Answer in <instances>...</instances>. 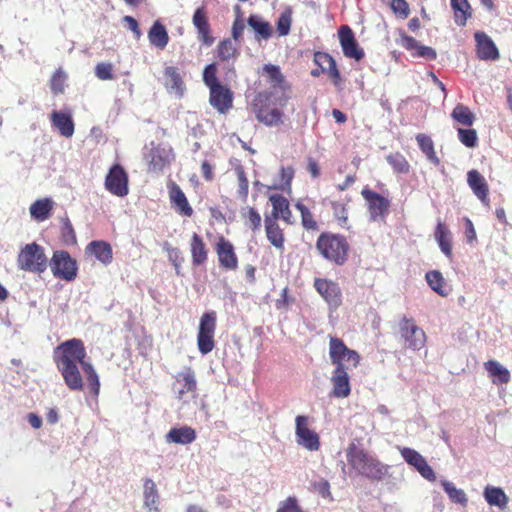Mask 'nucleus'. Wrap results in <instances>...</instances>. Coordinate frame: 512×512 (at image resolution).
<instances>
[{"mask_svg":"<svg viewBox=\"0 0 512 512\" xmlns=\"http://www.w3.org/2000/svg\"><path fill=\"white\" fill-rule=\"evenodd\" d=\"M435 239L441 251L448 257L452 258V238L449 229L443 223L439 222L435 229Z\"/></svg>","mask_w":512,"mask_h":512,"instance_id":"obj_40","label":"nucleus"},{"mask_svg":"<svg viewBox=\"0 0 512 512\" xmlns=\"http://www.w3.org/2000/svg\"><path fill=\"white\" fill-rule=\"evenodd\" d=\"M197 434L190 426L174 427L166 434V441L169 443L187 445L196 440Z\"/></svg>","mask_w":512,"mask_h":512,"instance_id":"obj_32","label":"nucleus"},{"mask_svg":"<svg viewBox=\"0 0 512 512\" xmlns=\"http://www.w3.org/2000/svg\"><path fill=\"white\" fill-rule=\"evenodd\" d=\"M339 42L345 57L360 61L364 58V50L359 46L352 29L342 25L338 30Z\"/></svg>","mask_w":512,"mask_h":512,"instance_id":"obj_17","label":"nucleus"},{"mask_svg":"<svg viewBox=\"0 0 512 512\" xmlns=\"http://www.w3.org/2000/svg\"><path fill=\"white\" fill-rule=\"evenodd\" d=\"M294 168L292 166L282 167L280 170V180L282 182L281 188H290L294 178Z\"/></svg>","mask_w":512,"mask_h":512,"instance_id":"obj_61","label":"nucleus"},{"mask_svg":"<svg viewBox=\"0 0 512 512\" xmlns=\"http://www.w3.org/2000/svg\"><path fill=\"white\" fill-rule=\"evenodd\" d=\"M391 8L402 19H406L409 16L410 9L406 0H392Z\"/></svg>","mask_w":512,"mask_h":512,"instance_id":"obj_59","label":"nucleus"},{"mask_svg":"<svg viewBox=\"0 0 512 512\" xmlns=\"http://www.w3.org/2000/svg\"><path fill=\"white\" fill-rule=\"evenodd\" d=\"M307 171L313 178H318L320 176V167L315 159L308 158Z\"/></svg>","mask_w":512,"mask_h":512,"instance_id":"obj_64","label":"nucleus"},{"mask_svg":"<svg viewBox=\"0 0 512 512\" xmlns=\"http://www.w3.org/2000/svg\"><path fill=\"white\" fill-rule=\"evenodd\" d=\"M361 196L366 202L367 211L372 221H384L390 212L391 201L369 187L361 190Z\"/></svg>","mask_w":512,"mask_h":512,"instance_id":"obj_9","label":"nucleus"},{"mask_svg":"<svg viewBox=\"0 0 512 512\" xmlns=\"http://www.w3.org/2000/svg\"><path fill=\"white\" fill-rule=\"evenodd\" d=\"M174 155L171 148H165L160 145L153 146L146 154L145 159L148 163V171L160 173L173 160Z\"/></svg>","mask_w":512,"mask_h":512,"instance_id":"obj_18","label":"nucleus"},{"mask_svg":"<svg viewBox=\"0 0 512 512\" xmlns=\"http://www.w3.org/2000/svg\"><path fill=\"white\" fill-rule=\"evenodd\" d=\"M172 389L178 400H184L188 393H195L197 390V381L195 372L191 367H186L175 375Z\"/></svg>","mask_w":512,"mask_h":512,"instance_id":"obj_19","label":"nucleus"},{"mask_svg":"<svg viewBox=\"0 0 512 512\" xmlns=\"http://www.w3.org/2000/svg\"><path fill=\"white\" fill-rule=\"evenodd\" d=\"M314 63L317 69L311 71L313 77H319L323 73H327L335 86H340L342 78L337 68L334 58L326 52L317 51L314 53Z\"/></svg>","mask_w":512,"mask_h":512,"instance_id":"obj_13","label":"nucleus"},{"mask_svg":"<svg viewBox=\"0 0 512 512\" xmlns=\"http://www.w3.org/2000/svg\"><path fill=\"white\" fill-rule=\"evenodd\" d=\"M451 7L454 11L455 23L459 26L466 25L467 20L472 16L468 0H451Z\"/></svg>","mask_w":512,"mask_h":512,"instance_id":"obj_41","label":"nucleus"},{"mask_svg":"<svg viewBox=\"0 0 512 512\" xmlns=\"http://www.w3.org/2000/svg\"><path fill=\"white\" fill-rule=\"evenodd\" d=\"M86 349L81 339L72 338L59 344L53 353V359L66 386L72 391L84 388L80 368L86 375L90 393L97 397L100 392L99 376L90 362L85 361Z\"/></svg>","mask_w":512,"mask_h":512,"instance_id":"obj_1","label":"nucleus"},{"mask_svg":"<svg viewBox=\"0 0 512 512\" xmlns=\"http://www.w3.org/2000/svg\"><path fill=\"white\" fill-rule=\"evenodd\" d=\"M244 29H245L244 22L239 17H237L232 25V37L235 41H240V39L242 38L243 32H244Z\"/></svg>","mask_w":512,"mask_h":512,"instance_id":"obj_62","label":"nucleus"},{"mask_svg":"<svg viewBox=\"0 0 512 512\" xmlns=\"http://www.w3.org/2000/svg\"><path fill=\"white\" fill-rule=\"evenodd\" d=\"M53 206L54 202L50 198L38 199L31 204L30 214L36 221H45L51 216Z\"/></svg>","mask_w":512,"mask_h":512,"instance_id":"obj_38","label":"nucleus"},{"mask_svg":"<svg viewBox=\"0 0 512 512\" xmlns=\"http://www.w3.org/2000/svg\"><path fill=\"white\" fill-rule=\"evenodd\" d=\"M105 189L114 196L125 197L129 193V178L120 164L109 169L104 182Z\"/></svg>","mask_w":512,"mask_h":512,"instance_id":"obj_11","label":"nucleus"},{"mask_svg":"<svg viewBox=\"0 0 512 512\" xmlns=\"http://www.w3.org/2000/svg\"><path fill=\"white\" fill-rule=\"evenodd\" d=\"M66 80L67 75L62 68L56 69L50 79V89L53 94L58 95L64 93Z\"/></svg>","mask_w":512,"mask_h":512,"instance_id":"obj_51","label":"nucleus"},{"mask_svg":"<svg viewBox=\"0 0 512 512\" xmlns=\"http://www.w3.org/2000/svg\"><path fill=\"white\" fill-rule=\"evenodd\" d=\"M318 253L328 262L343 266L349 259L350 244L346 236L332 232H322L315 244Z\"/></svg>","mask_w":512,"mask_h":512,"instance_id":"obj_3","label":"nucleus"},{"mask_svg":"<svg viewBox=\"0 0 512 512\" xmlns=\"http://www.w3.org/2000/svg\"><path fill=\"white\" fill-rule=\"evenodd\" d=\"M158 503L159 495L156 484L152 479L147 478L144 481V504L150 511L159 512Z\"/></svg>","mask_w":512,"mask_h":512,"instance_id":"obj_42","label":"nucleus"},{"mask_svg":"<svg viewBox=\"0 0 512 512\" xmlns=\"http://www.w3.org/2000/svg\"><path fill=\"white\" fill-rule=\"evenodd\" d=\"M214 251L217 255L218 265L222 270L236 271L238 269L239 259L235 247L233 243L223 235L217 237Z\"/></svg>","mask_w":512,"mask_h":512,"instance_id":"obj_12","label":"nucleus"},{"mask_svg":"<svg viewBox=\"0 0 512 512\" xmlns=\"http://www.w3.org/2000/svg\"><path fill=\"white\" fill-rule=\"evenodd\" d=\"M50 267L56 278L70 282L77 276L78 267L76 260L67 251H55L51 258Z\"/></svg>","mask_w":512,"mask_h":512,"instance_id":"obj_10","label":"nucleus"},{"mask_svg":"<svg viewBox=\"0 0 512 512\" xmlns=\"http://www.w3.org/2000/svg\"><path fill=\"white\" fill-rule=\"evenodd\" d=\"M442 486L453 502L466 505L468 500L463 490L456 488L454 484L449 481H443Z\"/></svg>","mask_w":512,"mask_h":512,"instance_id":"obj_52","label":"nucleus"},{"mask_svg":"<svg viewBox=\"0 0 512 512\" xmlns=\"http://www.w3.org/2000/svg\"><path fill=\"white\" fill-rule=\"evenodd\" d=\"M314 288L326 301L330 309L336 310L342 304V292L339 284L326 278H315Z\"/></svg>","mask_w":512,"mask_h":512,"instance_id":"obj_14","label":"nucleus"},{"mask_svg":"<svg viewBox=\"0 0 512 512\" xmlns=\"http://www.w3.org/2000/svg\"><path fill=\"white\" fill-rule=\"evenodd\" d=\"M416 141L419 149L426 156L427 160L434 166H439L441 160L436 154L432 138L427 134L419 133L416 135Z\"/></svg>","mask_w":512,"mask_h":512,"instance_id":"obj_37","label":"nucleus"},{"mask_svg":"<svg viewBox=\"0 0 512 512\" xmlns=\"http://www.w3.org/2000/svg\"><path fill=\"white\" fill-rule=\"evenodd\" d=\"M243 215L245 217L246 226H248L253 231L260 229L261 216L255 208L247 207Z\"/></svg>","mask_w":512,"mask_h":512,"instance_id":"obj_54","label":"nucleus"},{"mask_svg":"<svg viewBox=\"0 0 512 512\" xmlns=\"http://www.w3.org/2000/svg\"><path fill=\"white\" fill-rule=\"evenodd\" d=\"M277 512H304L297 503L295 497H288L286 500L280 503Z\"/></svg>","mask_w":512,"mask_h":512,"instance_id":"obj_60","label":"nucleus"},{"mask_svg":"<svg viewBox=\"0 0 512 512\" xmlns=\"http://www.w3.org/2000/svg\"><path fill=\"white\" fill-rule=\"evenodd\" d=\"M348 368H335L332 372L331 396L335 398H347L351 393L350 379Z\"/></svg>","mask_w":512,"mask_h":512,"instance_id":"obj_23","label":"nucleus"},{"mask_svg":"<svg viewBox=\"0 0 512 512\" xmlns=\"http://www.w3.org/2000/svg\"><path fill=\"white\" fill-rule=\"evenodd\" d=\"M467 183L474 195L485 206H490L489 185L485 177L475 169L468 171Z\"/></svg>","mask_w":512,"mask_h":512,"instance_id":"obj_21","label":"nucleus"},{"mask_svg":"<svg viewBox=\"0 0 512 512\" xmlns=\"http://www.w3.org/2000/svg\"><path fill=\"white\" fill-rule=\"evenodd\" d=\"M192 22L197 29L199 41L206 46L212 45L214 38L211 35L210 24L204 7H199L195 10Z\"/></svg>","mask_w":512,"mask_h":512,"instance_id":"obj_26","label":"nucleus"},{"mask_svg":"<svg viewBox=\"0 0 512 512\" xmlns=\"http://www.w3.org/2000/svg\"><path fill=\"white\" fill-rule=\"evenodd\" d=\"M234 93L224 84L209 88V104L222 115L233 108Z\"/></svg>","mask_w":512,"mask_h":512,"instance_id":"obj_15","label":"nucleus"},{"mask_svg":"<svg viewBox=\"0 0 512 512\" xmlns=\"http://www.w3.org/2000/svg\"><path fill=\"white\" fill-rule=\"evenodd\" d=\"M476 41V54L481 60L499 59V50L493 40L485 32H476L474 34Z\"/></svg>","mask_w":512,"mask_h":512,"instance_id":"obj_22","label":"nucleus"},{"mask_svg":"<svg viewBox=\"0 0 512 512\" xmlns=\"http://www.w3.org/2000/svg\"><path fill=\"white\" fill-rule=\"evenodd\" d=\"M398 331L406 348L415 351L425 346L426 334L412 317L402 316L398 323Z\"/></svg>","mask_w":512,"mask_h":512,"instance_id":"obj_8","label":"nucleus"},{"mask_svg":"<svg viewBox=\"0 0 512 512\" xmlns=\"http://www.w3.org/2000/svg\"><path fill=\"white\" fill-rule=\"evenodd\" d=\"M168 193L170 203L178 214L185 217H191L193 215V209L178 184L171 182L168 185Z\"/></svg>","mask_w":512,"mask_h":512,"instance_id":"obj_24","label":"nucleus"},{"mask_svg":"<svg viewBox=\"0 0 512 512\" xmlns=\"http://www.w3.org/2000/svg\"><path fill=\"white\" fill-rule=\"evenodd\" d=\"M292 22V12L290 9L284 11L278 21H277V30L279 32V35L286 36L290 32Z\"/></svg>","mask_w":512,"mask_h":512,"instance_id":"obj_57","label":"nucleus"},{"mask_svg":"<svg viewBox=\"0 0 512 512\" xmlns=\"http://www.w3.org/2000/svg\"><path fill=\"white\" fill-rule=\"evenodd\" d=\"M295 208L300 212L301 224L305 230L313 232L319 230L318 222L316 221L313 213L302 201H298L295 204Z\"/></svg>","mask_w":512,"mask_h":512,"instance_id":"obj_43","label":"nucleus"},{"mask_svg":"<svg viewBox=\"0 0 512 512\" xmlns=\"http://www.w3.org/2000/svg\"><path fill=\"white\" fill-rule=\"evenodd\" d=\"M271 93L264 91L258 93L253 102L257 120L266 126H278L283 123L284 113L278 108L270 107Z\"/></svg>","mask_w":512,"mask_h":512,"instance_id":"obj_6","label":"nucleus"},{"mask_svg":"<svg viewBox=\"0 0 512 512\" xmlns=\"http://www.w3.org/2000/svg\"><path fill=\"white\" fill-rule=\"evenodd\" d=\"M399 44L408 51H414L412 53L413 56L428 60H435L437 57V53L433 48L421 45L414 37L409 36L404 32L400 33Z\"/></svg>","mask_w":512,"mask_h":512,"instance_id":"obj_27","label":"nucleus"},{"mask_svg":"<svg viewBox=\"0 0 512 512\" xmlns=\"http://www.w3.org/2000/svg\"><path fill=\"white\" fill-rule=\"evenodd\" d=\"M346 459L350 468L358 475L372 481H381L388 474L390 466L381 462L368 450L351 442L346 449Z\"/></svg>","mask_w":512,"mask_h":512,"instance_id":"obj_2","label":"nucleus"},{"mask_svg":"<svg viewBox=\"0 0 512 512\" xmlns=\"http://www.w3.org/2000/svg\"><path fill=\"white\" fill-rule=\"evenodd\" d=\"M238 50L235 43L231 39H224L217 46V56L222 61H228L237 57Z\"/></svg>","mask_w":512,"mask_h":512,"instance_id":"obj_50","label":"nucleus"},{"mask_svg":"<svg viewBox=\"0 0 512 512\" xmlns=\"http://www.w3.org/2000/svg\"><path fill=\"white\" fill-rule=\"evenodd\" d=\"M484 368L494 384L502 385L510 382V371L498 361L488 360L484 363Z\"/></svg>","mask_w":512,"mask_h":512,"instance_id":"obj_33","label":"nucleus"},{"mask_svg":"<svg viewBox=\"0 0 512 512\" xmlns=\"http://www.w3.org/2000/svg\"><path fill=\"white\" fill-rule=\"evenodd\" d=\"M452 118L464 126H471L475 121V115L463 104H457L452 111Z\"/></svg>","mask_w":512,"mask_h":512,"instance_id":"obj_49","label":"nucleus"},{"mask_svg":"<svg viewBox=\"0 0 512 512\" xmlns=\"http://www.w3.org/2000/svg\"><path fill=\"white\" fill-rule=\"evenodd\" d=\"M386 161L397 174H408L410 172L411 165L400 152L390 153L386 156Z\"/></svg>","mask_w":512,"mask_h":512,"instance_id":"obj_45","label":"nucleus"},{"mask_svg":"<svg viewBox=\"0 0 512 512\" xmlns=\"http://www.w3.org/2000/svg\"><path fill=\"white\" fill-rule=\"evenodd\" d=\"M85 252L88 255L94 256L104 265H109L113 260L112 247L104 240H95L90 242L86 246Z\"/></svg>","mask_w":512,"mask_h":512,"instance_id":"obj_29","label":"nucleus"},{"mask_svg":"<svg viewBox=\"0 0 512 512\" xmlns=\"http://www.w3.org/2000/svg\"><path fill=\"white\" fill-rule=\"evenodd\" d=\"M296 429L295 434L297 437V443L302 445L309 451H317L320 448V438L319 435L309 429L308 427V417L303 415H298L295 419Z\"/></svg>","mask_w":512,"mask_h":512,"instance_id":"obj_16","label":"nucleus"},{"mask_svg":"<svg viewBox=\"0 0 512 512\" xmlns=\"http://www.w3.org/2000/svg\"><path fill=\"white\" fill-rule=\"evenodd\" d=\"M163 78V84L169 92L175 93L179 97L183 96L186 87L181 76V73L179 72V69L177 67H165L163 71Z\"/></svg>","mask_w":512,"mask_h":512,"instance_id":"obj_28","label":"nucleus"},{"mask_svg":"<svg viewBox=\"0 0 512 512\" xmlns=\"http://www.w3.org/2000/svg\"><path fill=\"white\" fill-rule=\"evenodd\" d=\"M263 72L266 74L267 80L273 88H278L282 91L290 90L291 86L286 81L285 76L278 66L266 64L263 67Z\"/></svg>","mask_w":512,"mask_h":512,"instance_id":"obj_36","label":"nucleus"},{"mask_svg":"<svg viewBox=\"0 0 512 512\" xmlns=\"http://www.w3.org/2000/svg\"><path fill=\"white\" fill-rule=\"evenodd\" d=\"M331 210L337 224L344 229H349L347 204L340 201H331Z\"/></svg>","mask_w":512,"mask_h":512,"instance_id":"obj_48","label":"nucleus"},{"mask_svg":"<svg viewBox=\"0 0 512 512\" xmlns=\"http://www.w3.org/2000/svg\"><path fill=\"white\" fill-rule=\"evenodd\" d=\"M164 249L167 252L169 261L172 263V265L175 268V273L177 275H180L181 274L180 273V266L184 262V257L182 256L181 251L178 248H176V247H172L168 243H166L164 245Z\"/></svg>","mask_w":512,"mask_h":512,"instance_id":"obj_53","label":"nucleus"},{"mask_svg":"<svg viewBox=\"0 0 512 512\" xmlns=\"http://www.w3.org/2000/svg\"><path fill=\"white\" fill-rule=\"evenodd\" d=\"M484 497L491 506L505 508L508 503V497L501 488L487 487L484 491Z\"/></svg>","mask_w":512,"mask_h":512,"instance_id":"obj_46","label":"nucleus"},{"mask_svg":"<svg viewBox=\"0 0 512 512\" xmlns=\"http://www.w3.org/2000/svg\"><path fill=\"white\" fill-rule=\"evenodd\" d=\"M201 173L206 181H212L214 179L213 167L206 160L201 164Z\"/></svg>","mask_w":512,"mask_h":512,"instance_id":"obj_63","label":"nucleus"},{"mask_svg":"<svg viewBox=\"0 0 512 512\" xmlns=\"http://www.w3.org/2000/svg\"><path fill=\"white\" fill-rule=\"evenodd\" d=\"M248 25L255 31L257 40H267L272 36L273 30L269 22L259 15H250Z\"/></svg>","mask_w":512,"mask_h":512,"instance_id":"obj_39","label":"nucleus"},{"mask_svg":"<svg viewBox=\"0 0 512 512\" xmlns=\"http://www.w3.org/2000/svg\"><path fill=\"white\" fill-rule=\"evenodd\" d=\"M95 74L100 80L113 79V66L111 63H98L95 67Z\"/></svg>","mask_w":512,"mask_h":512,"instance_id":"obj_58","label":"nucleus"},{"mask_svg":"<svg viewBox=\"0 0 512 512\" xmlns=\"http://www.w3.org/2000/svg\"><path fill=\"white\" fill-rule=\"evenodd\" d=\"M148 39L150 44L159 50H164L170 40L166 27L159 20H156L149 29Z\"/></svg>","mask_w":512,"mask_h":512,"instance_id":"obj_34","label":"nucleus"},{"mask_svg":"<svg viewBox=\"0 0 512 512\" xmlns=\"http://www.w3.org/2000/svg\"><path fill=\"white\" fill-rule=\"evenodd\" d=\"M190 253L191 262L194 267L201 266L208 260L209 250L203 238L197 233H193L191 236Z\"/></svg>","mask_w":512,"mask_h":512,"instance_id":"obj_30","label":"nucleus"},{"mask_svg":"<svg viewBox=\"0 0 512 512\" xmlns=\"http://www.w3.org/2000/svg\"><path fill=\"white\" fill-rule=\"evenodd\" d=\"M233 170L238 183L237 195L242 202H246L249 194V181L246 171L241 164H237Z\"/></svg>","mask_w":512,"mask_h":512,"instance_id":"obj_47","label":"nucleus"},{"mask_svg":"<svg viewBox=\"0 0 512 512\" xmlns=\"http://www.w3.org/2000/svg\"><path fill=\"white\" fill-rule=\"evenodd\" d=\"M265 232L268 241L279 251L285 247V235L283 229L274 218L264 219Z\"/></svg>","mask_w":512,"mask_h":512,"instance_id":"obj_31","label":"nucleus"},{"mask_svg":"<svg viewBox=\"0 0 512 512\" xmlns=\"http://www.w3.org/2000/svg\"><path fill=\"white\" fill-rule=\"evenodd\" d=\"M17 266L23 271L43 273L48 267L44 248L35 242L26 244L18 253Z\"/></svg>","mask_w":512,"mask_h":512,"instance_id":"obj_4","label":"nucleus"},{"mask_svg":"<svg viewBox=\"0 0 512 512\" xmlns=\"http://www.w3.org/2000/svg\"><path fill=\"white\" fill-rule=\"evenodd\" d=\"M430 288L438 295L446 297L448 291L446 290V283L442 273L438 270H432L426 273L425 276Z\"/></svg>","mask_w":512,"mask_h":512,"instance_id":"obj_44","label":"nucleus"},{"mask_svg":"<svg viewBox=\"0 0 512 512\" xmlns=\"http://www.w3.org/2000/svg\"><path fill=\"white\" fill-rule=\"evenodd\" d=\"M217 314L208 311L202 314L197 332V347L202 355L210 353L215 348V331Z\"/></svg>","mask_w":512,"mask_h":512,"instance_id":"obj_5","label":"nucleus"},{"mask_svg":"<svg viewBox=\"0 0 512 512\" xmlns=\"http://www.w3.org/2000/svg\"><path fill=\"white\" fill-rule=\"evenodd\" d=\"M458 138L466 147L473 148L477 145V133L474 129H458Z\"/></svg>","mask_w":512,"mask_h":512,"instance_id":"obj_56","label":"nucleus"},{"mask_svg":"<svg viewBox=\"0 0 512 512\" xmlns=\"http://www.w3.org/2000/svg\"><path fill=\"white\" fill-rule=\"evenodd\" d=\"M203 82L204 84L209 88L217 86L220 83V81L217 78V66L216 64L212 63L207 65L204 68L203 71Z\"/></svg>","mask_w":512,"mask_h":512,"instance_id":"obj_55","label":"nucleus"},{"mask_svg":"<svg viewBox=\"0 0 512 512\" xmlns=\"http://www.w3.org/2000/svg\"><path fill=\"white\" fill-rule=\"evenodd\" d=\"M400 453L404 460L409 465L413 466L422 477L430 481H434L436 479L435 472L419 452L412 448L404 447L400 449Z\"/></svg>","mask_w":512,"mask_h":512,"instance_id":"obj_20","label":"nucleus"},{"mask_svg":"<svg viewBox=\"0 0 512 512\" xmlns=\"http://www.w3.org/2000/svg\"><path fill=\"white\" fill-rule=\"evenodd\" d=\"M269 201L272 205V212L270 216L265 218H274L275 221L280 218L289 225L293 224L292 211L286 197L281 194H272L269 196Z\"/></svg>","mask_w":512,"mask_h":512,"instance_id":"obj_25","label":"nucleus"},{"mask_svg":"<svg viewBox=\"0 0 512 512\" xmlns=\"http://www.w3.org/2000/svg\"><path fill=\"white\" fill-rule=\"evenodd\" d=\"M329 357L335 368L349 369V365H345V362L351 363V366L356 368L360 363L359 353L348 348L342 339L335 336L329 337Z\"/></svg>","mask_w":512,"mask_h":512,"instance_id":"obj_7","label":"nucleus"},{"mask_svg":"<svg viewBox=\"0 0 512 512\" xmlns=\"http://www.w3.org/2000/svg\"><path fill=\"white\" fill-rule=\"evenodd\" d=\"M51 122L60 134L66 138L72 137L74 134V122L68 113L53 111L50 115Z\"/></svg>","mask_w":512,"mask_h":512,"instance_id":"obj_35","label":"nucleus"}]
</instances>
